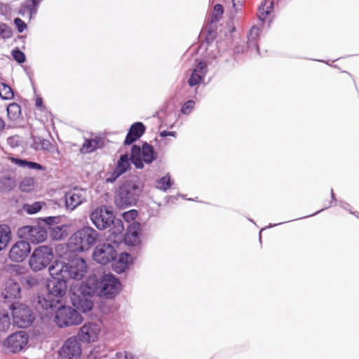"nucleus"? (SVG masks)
Returning <instances> with one entry per match:
<instances>
[{"mask_svg":"<svg viewBox=\"0 0 359 359\" xmlns=\"http://www.w3.org/2000/svg\"><path fill=\"white\" fill-rule=\"evenodd\" d=\"M87 271V265L82 258L74 259L69 263L55 261L50 267L49 273L51 278L47 283V290L50 297L55 299H61L67 292L68 279L81 280Z\"/></svg>","mask_w":359,"mask_h":359,"instance_id":"obj_1","label":"nucleus"},{"mask_svg":"<svg viewBox=\"0 0 359 359\" xmlns=\"http://www.w3.org/2000/svg\"><path fill=\"white\" fill-rule=\"evenodd\" d=\"M98 240V233L94 229L86 226L76 231L69 239V250L80 252L88 250Z\"/></svg>","mask_w":359,"mask_h":359,"instance_id":"obj_2","label":"nucleus"},{"mask_svg":"<svg viewBox=\"0 0 359 359\" xmlns=\"http://www.w3.org/2000/svg\"><path fill=\"white\" fill-rule=\"evenodd\" d=\"M141 191L142 189L137 182L132 180L124 182L116 192V205L121 208L135 205Z\"/></svg>","mask_w":359,"mask_h":359,"instance_id":"obj_3","label":"nucleus"},{"mask_svg":"<svg viewBox=\"0 0 359 359\" xmlns=\"http://www.w3.org/2000/svg\"><path fill=\"white\" fill-rule=\"evenodd\" d=\"M53 259V249L47 245H41L33 251L29 259V265L32 271H39L46 269Z\"/></svg>","mask_w":359,"mask_h":359,"instance_id":"obj_4","label":"nucleus"},{"mask_svg":"<svg viewBox=\"0 0 359 359\" xmlns=\"http://www.w3.org/2000/svg\"><path fill=\"white\" fill-rule=\"evenodd\" d=\"M29 336L25 331H18L10 334L1 343L5 353H18L27 347Z\"/></svg>","mask_w":359,"mask_h":359,"instance_id":"obj_5","label":"nucleus"},{"mask_svg":"<svg viewBox=\"0 0 359 359\" xmlns=\"http://www.w3.org/2000/svg\"><path fill=\"white\" fill-rule=\"evenodd\" d=\"M54 320L59 327H65L81 324L83 318L76 310L60 306L55 312Z\"/></svg>","mask_w":359,"mask_h":359,"instance_id":"obj_6","label":"nucleus"},{"mask_svg":"<svg viewBox=\"0 0 359 359\" xmlns=\"http://www.w3.org/2000/svg\"><path fill=\"white\" fill-rule=\"evenodd\" d=\"M156 158L152 147L147 143L142 148L137 145L132 147L130 160L137 168H142L143 163H151Z\"/></svg>","mask_w":359,"mask_h":359,"instance_id":"obj_7","label":"nucleus"},{"mask_svg":"<svg viewBox=\"0 0 359 359\" xmlns=\"http://www.w3.org/2000/svg\"><path fill=\"white\" fill-rule=\"evenodd\" d=\"M14 323L20 327L30 325L34 319L32 310L25 304L13 302L11 306Z\"/></svg>","mask_w":359,"mask_h":359,"instance_id":"obj_8","label":"nucleus"},{"mask_svg":"<svg viewBox=\"0 0 359 359\" xmlns=\"http://www.w3.org/2000/svg\"><path fill=\"white\" fill-rule=\"evenodd\" d=\"M81 355V346L79 340L74 337L67 339L58 353V359H79Z\"/></svg>","mask_w":359,"mask_h":359,"instance_id":"obj_9","label":"nucleus"},{"mask_svg":"<svg viewBox=\"0 0 359 359\" xmlns=\"http://www.w3.org/2000/svg\"><path fill=\"white\" fill-rule=\"evenodd\" d=\"M101 295L107 298H112L119 293L121 283L112 274L108 273L102 276L101 278Z\"/></svg>","mask_w":359,"mask_h":359,"instance_id":"obj_10","label":"nucleus"},{"mask_svg":"<svg viewBox=\"0 0 359 359\" xmlns=\"http://www.w3.org/2000/svg\"><path fill=\"white\" fill-rule=\"evenodd\" d=\"M59 304H60L59 302V299H55L53 297H50V294H48L46 297L39 295L35 297L33 301V304L35 309L41 315L45 316H48L51 313Z\"/></svg>","mask_w":359,"mask_h":359,"instance_id":"obj_11","label":"nucleus"},{"mask_svg":"<svg viewBox=\"0 0 359 359\" xmlns=\"http://www.w3.org/2000/svg\"><path fill=\"white\" fill-rule=\"evenodd\" d=\"M93 259L101 264H107L115 259L116 252L111 244H102L97 245L93 252Z\"/></svg>","mask_w":359,"mask_h":359,"instance_id":"obj_12","label":"nucleus"},{"mask_svg":"<svg viewBox=\"0 0 359 359\" xmlns=\"http://www.w3.org/2000/svg\"><path fill=\"white\" fill-rule=\"evenodd\" d=\"M114 215L105 208H100L93 211L90 215V219L99 229H104L114 222Z\"/></svg>","mask_w":359,"mask_h":359,"instance_id":"obj_13","label":"nucleus"},{"mask_svg":"<svg viewBox=\"0 0 359 359\" xmlns=\"http://www.w3.org/2000/svg\"><path fill=\"white\" fill-rule=\"evenodd\" d=\"M31 251L29 243L25 241L15 243L11 248L8 257L15 262H21L25 259Z\"/></svg>","mask_w":359,"mask_h":359,"instance_id":"obj_14","label":"nucleus"},{"mask_svg":"<svg viewBox=\"0 0 359 359\" xmlns=\"http://www.w3.org/2000/svg\"><path fill=\"white\" fill-rule=\"evenodd\" d=\"M86 199V191L82 189L75 188L65 194L66 208L70 210L83 203Z\"/></svg>","mask_w":359,"mask_h":359,"instance_id":"obj_15","label":"nucleus"},{"mask_svg":"<svg viewBox=\"0 0 359 359\" xmlns=\"http://www.w3.org/2000/svg\"><path fill=\"white\" fill-rule=\"evenodd\" d=\"M100 332L99 325L92 323H86L80 328L79 337L81 341L85 342H94L97 339Z\"/></svg>","mask_w":359,"mask_h":359,"instance_id":"obj_16","label":"nucleus"},{"mask_svg":"<svg viewBox=\"0 0 359 359\" xmlns=\"http://www.w3.org/2000/svg\"><path fill=\"white\" fill-rule=\"evenodd\" d=\"M82 294L92 297L94 295L102 296L101 280H99L95 276H90L87 280L81 286Z\"/></svg>","mask_w":359,"mask_h":359,"instance_id":"obj_17","label":"nucleus"},{"mask_svg":"<svg viewBox=\"0 0 359 359\" xmlns=\"http://www.w3.org/2000/svg\"><path fill=\"white\" fill-rule=\"evenodd\" d=\"M22 231L27 233V238L32 243H41L46 240L47 236L46 231L39 226H26L22 229Z\"/></svg>","mask_w":359,"mask_h":359,"instance_id":"obj_18","label":"nucleus"},{"mask_svg":"<svg viewBox=\"0 0 359 359\" xmlns=\"http://www.w3.org/2000/svg\"><path fill=\"white\" fill-rule=\"evenodd\" d=\"M207 73V65L205 62H200L194 69L188 81L190 86H194L199 83Z\"/></svg>","mask_w":359,"mask_h":359,"instance_id":"obj_19","label":"nucleus"},{"mask_svg":"<svg viewBox=\"0 0 359 359\" xmlns=\"http://www.w3.org/2000/svg\"><path fill=\"white\" fill-rule=\"evenodd\" d=\"M144 126L140 122H137L132 125L129 132L128 133L124 143L125 144H130L139 137H140L144 132Z\"/></svg>","mask_w":359,"mask_h":359,"instance_id":"obj_20","label":"nucleus"},{"mask_svg":"<svg viewBox=\"0 0 359 359\" xmlns=\"http://www.w3.org/2000/svg\"><path fill=\"white\" fill-rule=\"evenodd\" d=\"M2 294L5 299H17L20 296V287L17 283L12 280H8L6 283Z\"/></svg>","mask_w":359,"mask_h":359,"instance_id":"obj_21","label":"nucleus"},{"mask_svg":"<svg viewBox=\"0 0 359 359\" xmlns=\"http://www.w3.org/2000/svg\"><path fill=\"white\" fill-rule=\"evenodd\" d=\"M73 304L79 311L83 313L90 311L93 306L91 297L86 294H82V296L79 297L77 299H74Z\"/></svg>","mask_w":359,"mask_h":359,"instance_id":"obj_22","label":"nucleus"},{"mask_svg":"<svg viewBox=\"0 0 359 359\" xmlns=\"http://www.w3.org/2000/svg\"><path fill=\"white\" fill-rule=\"evenodd\" d=\"M140 231V224L137 222H133L128 224L127 233H126V241L133 244L137 241Z\"/></svg>","mask_w":359,"mask_h":359,"instance_id":"obj_23","label":"nucleus"},{"mask_svg":"<svg viewBox=\"0 0 359 359\" xmlns=\"http://www.w3.org/2000/svg\"><path fill=\"white\" fill-rule=\"evenodd\" d=\"M112 224H114V227L110 229L111 236H110L109 240L114 243H118L123 239L124 226L121 219H114Z\"/></svg>","mask_w":359,"mask_h":359,"instance_id":"obj_24","label":"nucleus"},{"mask_svg":"<svg viewBox=\"0 0 359 359\" xmlns=\"http://www.w3.org/2000/svg\"><path fill=\"white\" fill-rule=\"evenodd\" d=\"M11 163L17 165L18 166L23 168H28L29 170H43L44 168L35 162L28 161L25 159L18 158L15 157H8V158Z\"/></svg>","mask_w":359,"mask_h":359,"instance_id":"obj_25","label":"nucleus"},{"mask_svg":"<svg viewBox=\"0 0 359 359\" xmlns=\"http://www.w3.org/2000/svg\"><path fill=\"white\" fill-rule=\"evenodd\" d=\"M273 7V3L271 1L264 0L258 8V18L260 21L264 22L268 19Z\"/></svg>","mask_w":359,"mask_h":359,"instance_id":"obj_26","label":"nucleus"},{"mask_svg":"<svg viewBox=\"0 0 359 359\" xmlns=\"http://www.w3.org/2000/svg\"><path fill=\"white\" fill-rule=\"evenodd\" d=\"M11 239V231L6 224L0 225V251L4 250Z\"/></svg>","mask_w":359,"mask_h":359,"instance_id":"obj_27","label":"nucleus"},{"mask_svg":"<svg viewBox=\"0 0 359 359\" xmlns=\"http://www.w3.org/2000/svg\"><path fill=\"white\" fill-rule=\"evenodd\" d=\"M102 144L101 138L86 140L80 151L83 154H88L94 151Z\"/></svg>","mask_w":359,"mask_h":359,"instance_id":"obj_28","label":"nucleus"},{"mask_svg":"<svg viewBox=\"0 0 359 359\" xmlns=\"http://www.w3.org/2000/svg\"><path fill=\"white\" fill-rule=\"evenodd\" d=\"M130 256L128 253H121L117 262L114 264L116 272L121 273L125 271L130 262Z\"/></svg>","mask_w":359,"mask_h":359,"instance_id":"obj_29","label":"nucleus"},{"mask_svg":"<svg viewBox=\"0 0 359 359\" xmlns=\"http://www.w3.org/2000/svg\"><path fill=\"white\" fill-rule=\"evenodd\" d=\"M16 186L15 177L10 175H3L0 177V189L1 191H8L13 189Z\"/></svg>","mask_w":359,"mask_h":359,"instance_id":"obj_30","label":"nucleus"},{"mask_svg":"<svg viewBox=\"0 0 359 359\" xmlns=\"http://www.w3.org/2000/svg\"><path fill=\"white\" fill-rule=\"evenodd\" d=\"M260 29L257 26H253L248 36V43L250 48H255L259 52L257 39L259 36Z\"/></svg>","mask_w":359,"mask_h":359,"instance_id":"obj_31","label":"nucleus"},{"mask_svg":"<svg viewBox=\"0 0 359 359\" xmlns=\"http://www.w3.org/2000/svg\"><path fill=\"white\" fill-rule=\"evenodd\" d=\"M130 168V161L128 154H123L118 160L115 169L121 175Z\"/></svg>","mask_w":359,"mask_h":359,"instance_id":"obj_32","label":"nucleus"},{"mask_svg":"<svg viewBox=\"0 0 359 359\" xmlns=\"http://www.w3.org/2000/svg\"><path fill=\"white\" fill-rule=\"evenodd\" d=\"M172 184L173 181L168 173L156 181V187L163 191H166Z\"/></svg>","mask_w":359,"mask_h":359,"instance_id":"obj_33","label":"nucleus"},{"mask_svg":"<svg viewBox=\"0 0 359 359\" xmlns=\"http://www.w3.org/2000/svg\"><path fill=\"white\" fill-rule=\"evenodd\" d=\"M65 226H56L50 228V236L54 240H62L67 236Z\"/></svg>","mask_w":359,"mask_h":359,"instance_id":"obj_34","label":"nucleus"},{"mask_svg":"<svg viewBox=\"0 0 359 359\" xmlns=\"http://www.w3.org/2000/svg\"><path fill=\"white\" fill-rule=\"evenodd\" d=\"M13 96V91L9 86L4 83H0V97L3 100H11Z\"/></svg>","mask_w":359,"mask_h":359,"instance_id":"obj_35","label":"nucleus"},{"mask_svg":"<svg viewBox=\"0 0 359 359\" xmlns=\"http://www.w3.org/2000/svg\"><path fill=\"white\" fill-rule=\"evenodd\" d=\"M8 116L11 120H16L20 114V107L16 103L10 104L7 107Z\"/></svg>","mask_w":359,"mask_h":359,"instance_id":"obj_36","label":"nucleus"},{"mask_svg":"<svg viewBox=\"0 0 359 359\" xmlns=\"http://www.w3.org/2000/svg\"><path fill=\"white\" fill-rule=\"evenodd\" d=\"M34 187V182L32 177H25L20 184V189L23 192H30Z\"/></svg>","mask_w":359,"mask_h":359,"instance_id":"obj_37","label":"nucleus"},{"mask_svg":"<svg viewBox=\"0 0 359 359\" xmlns=\"http://www.w3.org/2000/svg\"><path fill=\"white\" fill-rule=\"evenodd\" d=\"M43 204L41 202H35L32 204H25L23 208L28 214L32 215L40 211Z\"/></svg>","mask_w":359,"mask_h":359,"instance_id":"obj_38","label":"nucleus"},{"mask_svg":"<svg viewBox=\"0 0 359 359\" xmlns=\"http://www.w3.org/2000/svg\"><path fill=\"white\" fill-rule=\"evenodd\" d=\"M10 317L7 313L0 312V331L4 332L10 327Z\"/></svg>","mask_w":359,"mask_h":359,"instance_id":"obj_39","label":"nucleus"},{"mask_svg":"<svg viewBox=\"0 0 359 359\" xmlns=\"http://www.w3.org/2000/svg\"><path fill=\"white\" fill-rule=\"evenodd\" d=\"M137 216V211L135 210H130L129 211L125 212L122 214L123 219L127 222L130 224L133 222H135L134 219Z\"/></svg>","mask_w":359,"mask_h":359,"instance_id":"obj_40","label":"nucleus"},{"mask_svg":"<svg viewBox=\"0 0 359 359\" xmlns=\"http://www.w3.org/2000/svg\"><path fill=\"white\" fill-rule=\"evenodd\" d=\"M12 36L11 29L5 24L0 25V38L8 39Z\"/></svg>","mask_w":359,"mask_h":359,"instance_id":"obj_41","label":"nucleus"},{"mask_svg":"<svg viewBox=\"0 0 359 359\" xmlns=\"http://www.w3.org/2000/svg\"><path fill=\"white\" fill-rule=\"evenodd\" d=\"M12 56L18 63H22L25 61V54L19 49L13 50Z\"/></svg>","mask_w":359,"mask_h":359,"instance_id":"obj_42","label":"nucleus"},{"mask_svg":"<svg viewBox=\"0 0 359 359\" xmlns=\"http://www.w3.org/2000/svg\"><path fill=\"white\" fill-rule=\"evenodd\" d=\"M195 106V102L194 100H189L186 102L182 107V112L184 114H189Z\"/></svg>","mask_w":359,"mask_h":359,"instance_id":"obj_43","label":"nucleus"},{"mask_svg":"<svg viewBox=\"0 0 359 359\" xmlns=\"http://www.w3.org/2000/svg\"><path fill=\"white\" fill-rule=\"evenodd\" d=\"M223 13V7L221 4H217L214 7V13L212 15L213 20L218 21Z\"/></svg>","mask_w":359,"mask_h":359,"instance_id":"obj_44","label":"nucleus"},{"mask_svg":"<svg viewBox=\"0 0 359 359\" xmlns=\"http://www.w3.org/2000/svg\"><path fill=\"white\" fill-rule=\"evenodd\" d=\"M121 175V174L114 168L111 172L107 174L106 182L108 183H113Z\"/></svg>","mask_w":359,"mask_h":359,"instance_id":"obj_45","label":"nucleus"},{"mask_svg":"<svg viewBox=\"0 0 359 359\" xmlns=\"http://www.w3.org/2000/svg\"><path fill=\"white\" fill-rule=\"evenodd\" d=\"M14 23H15V26L17 27L19 32H22L25 30V29L27 27L25 22L23 20H22L20 18H15L14 20Z\"/></svg>","mask_w":359,"mask_h":359,"instance_id":"obj_46","label":"nucleus"},{"mask_svg":"<svg viewBox=\"0 0 359 359\" xmlns=\"http://www.w3.org/2000/svg\"><path fill=\"white\" fill-rule=\"evenodd\" d=\"M243 1L244 0H232L233 7L236 10L240 9V8L242 6V4H243Z\"/></svg>","mask_w":359,"mask_h":359,"instance_id":"obj_47","label":"nucleus"},{"mask_svg":"<svg viewBox=\"0 0 359 359\" xmlns=\"http://www.w3.org/2000/svg\"><path fill=\"white\" fill-rule=\"evenodd\" d=\"M27 283L29 285H33L36 283V279L33 277H27Z\"/></svg>","mask_w":359,"mask_h":359,"instance_id":"obj_48","label":"nucleus"},{"mask_svg":"<svg viewBox=\"0 0 359 359\" xmlns=\"http://www.w3.org/2000/svg\"><path fill=\"white\" fill-rule=\"evenodd\" d=\"M50 145V143L48 140H43L41 142V147L43 149H47L48 147Z\"/></svg>","mask_w":359,"mask_h":359,"instance_id":"obj_49","label":"nucleus"},{"mask_svg":"<svg viewBox=\"0 0 359 359\" xmlns=\"http://www.w3.org/2000/svg\"><path fill=\"white\" fill-rule=\"evenodd\" d=\"M124 358L126 359H138L135 355H133L130 353H126Z\"/></svg>","mask_w":359,"mask_h":359,"instance_id":"obj_50","label":"nucleus"},{"mask_svg":"<svg viewBox=\"0 0 359 359\" xmlns=\"http://www.w3.org/2000/svg\"><path fill=\"white\" fill-rule=\"evenodd\" d=\"M42 104H43V102H42V99L41 98H38L36 100V107H41L42 106Z\"/></svg>","mask_w":359,"mask_h":359,"instance_id":"obj_51","label":"nucleus"},{"mask_svg":"<svg viewBox=\"0 0 359 359\" xmlns=\"http://www.w3.org/2000/svg\"><path fill=\"white\" fill-rule=\"evenodd\" d=\"M160 135L161 137L169 136V132H167L166 130H163V131L161 132Z\"/></svg>","mask_w":359,"mask_h":359,"instance_id":"obj_52","label":"nucleus"},{"mask_svg":"<svg viewBox=\"0 0 359 359\" xmlns=\"http://www.w3.org/2000/svg\"><path fill=\"white\" fill-rule=\"evenodd\" d=\"M54 219H55V217H47V218H46L45 221H46L47 223L50 224V223L51 222H53Z\"/></svg>","mask_w":359,"mask_h":359,"instance_id":"obj_53","label":"nucleus"},{"mask_svg":"<svg viewBox=\"0 0 359 359\" xmlns=\"http://www.w3.org/2000/svg\"><path fill=\"white\" fill-rule=\"evenodd\" d=\"M4 128V122L0 118V130Z\"/></svg>","mask_w":359,"mask_h":359,"instance_id":"obj_54","label":"nucleus"},{"mask_svg":"<svg viewBox=\"0 0 359 359\" xmlns=\"http://www.w3.org/2000/svg\"><path fill=\"white\" fill-rule=\"evenodd\" d=\"M123 357V354L121 353H117L116 354V359H121Z\"/></svg>","mask_w":359,"mask_h":359,"instance_id":"obj_55","label":"nucleus"},{"mask_svg":"<svg viewBox=\"0 0 359 359\" xmlns=\"http://www.w3.org/2000/svg\"><path fill=\"white\" fill-rule=\"evenodd\" d=\"M331 196L333 200H335L334 194L333 192V190L331 191Z\"/></svg>","mask_w":359,"mask_h":359,"instance_id":"obj_56","label":"nucleus"},{"mask_svg":"<svg viewBox=\"0 0 359 359\" xmlns=\"http://www.w3.org/2000/svg\"><path fill=\"white\" fill-rule=\"evenodd\" d=\"M169 136H175V132H169Z\"/></svg>","mask_w":359,"mask_h":359,"instance_id":"obj_57","label":"nucleus"},{"mask_svg":"<svg viewBox=\"0 0 359 359\" xmlns=\"http://www.w3.org/2000/svg\"><path fill=\"white\" fill-rule=\"evenodd\" d=\"M318 212H320V210L316 211V214H318Z\"/></svg>","mask_w":359,"mask_h":359,"instance_id":"obj_58","label":"nucleus"},{"mask_svg":"<svg viewBox=\"0 0 359 359\" xmlns=\"http://www.w3.org/2000/svg\"><path fill=\"white\" fill-rule=\"evenodd\" d=\"M318 212H320V210L316 211V214H318Z\"/></svg>","mask_w":359,"mask_h":359,"instance_id":"obj_59","label":"nucleus"},{"mask_svg":"<svg viewBox=\"0 0 359 359\" xmlns=\"http://www.w3.org/2000/svg\"><path fill=\"white\" fill-rule=\"evenodd\" d=\"M318 212H320V210L316 211V214H318Z\"/></svg>","mask_w":359,"mask_h":359,"instance_id":"obj_60","label":"nucleus"}]
</instances>
